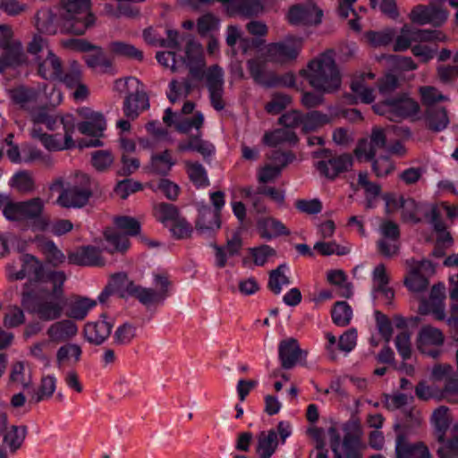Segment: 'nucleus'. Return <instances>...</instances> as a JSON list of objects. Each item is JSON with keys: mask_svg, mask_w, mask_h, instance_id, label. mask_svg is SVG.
<instances>
[{"mask_svg": "<svg viewBox=\"0 0 458 458\" xmlns=\"http://www.w3.org/2000/svg\"><path fill=\"white\" fill-rule=\"evenodd\" d=\"M219 27L220 20L211 13L202 15L197 21V30L201 36H206L212 31L218 30Z\"/></svg>", "mask_w": 458, "mask_h": 458, "instance_id": "obj_64", "label": "nucleus"}, {"mask_svg": "<svg viewBox=\"0 0 458 458\" xmlns=\"http://www.w3.org/2000/svg\"><path fill=\"white\" fill-rule=\"evenodd\" d=\"M179 36L176 31L168 30L167 38L163 46L169 50L157 54V62L173 72H178L182 67H188L192 78L199 79L204 66L203 49L199 43L191 40L185 50V57L177 59V46Z\"/></svg>", "mask_w": 458, "mask_h": 458, "instance_id": "obj_2", "label": "nucleus"}, {"mask_svg": "<svg viewBox=\"0 0 458 458\" xmlns=\"http://www.w3.org/2000/svg\"><path fill=\"white\" fill-rule=\"evenodd\" d=\"M179 149L181 151H197L203 156H208L213 153L214 147L211 144L203 141L199 138L195 137L188 141L181 142L179 144Z\"/></svg>", "mask_w": 458, "mask_h": 458, "instance_id": "obj_63", "label": "nucleus"}, {"mask_svg": "<svg viewBox=\"0 0 458 458\" xmlns=\"http://www.w3.org/2000/svg\"><path fill=\"white\" fill-rule=\"evenodd\" d=\"M230 16H252L260 13L266 0H218Z\"/></svg>", "mask_w": 458, "mask_h": 458, "instance_id": "obj_19", "label": "nucleus"}, {"mask_svg": "<svg viewBox=\"0 0 458 458\" xmlns=\"http://www.w3.org/2000/svg\"><path fill=\"white\" fill-rule=\"evenodd\" d=\"M278 355L282 367L289 369L299 362L302 357V351L295 339L287 338L279 343Z\"/></svg>", "mask_w": 458, "mask_h": 458, "instance_id": "obj_26", "label": "nucleus"}, {"mask_svg": "<svg viewBox=\"0 0 458 458\" xmlns=\"http://www.w3.org/2000/svg\"><path fill=\"white\" fill-rule=\"evenodd\" d=\"M387 213L401 212L404 222L416 224L423 218L430 224L432 213L437 212L434 204L417 203L414 199L395 193H387L383 197Z\"/></svg>", "mask_w": 458, "mask_h": 458, "instance_id": "obj_4", "label": "nucleus"}, {"mask_svg": "<svg viewBox=\"0 0 458 458\" xmlns=\"http://www.w3.org/2000/svg\"><path fill=\"white\" fill-rule=\"evenodd\" d=\"M375 75L371 72L356 75L351 84L352 91L358 101L371 103L375 99L374 89L368 85V81L373 80Z\"/></svg>", "mask_w": 458, "mask_h": 458, "instance_id": "obj_28", "label": "nucleus"}, {"mask_svg": "<svg viewBox=\"0 0 458 458\" xmlns=\"http://www.w3.org/2000/svg\"><path fill=\"white\" fill-rule=\"evenodd\" d=\"M419 109V104L407 95L386 99L373 106V110L377 114L386 115L392 121L413 117Z\"/></svg>", "mask_w": 458, "mask_h": 458, "instance_id": "obj_11", "label": "nucleus"}, {"mask_svg": "<svg viewBox=\"0 0 458 458\" xmlns=\"http://www.w3.org/2000/svg\"><path fill=\"white\" fill-rule=\"evenodd\" d=\"M444 341L445 336L441 330L431 326H424L418 333L416 344L423 354L437 357L441 352Z\"/></svg>", "mask_w": 458, "mask_h": 458, "instance_id": "obj_14", "label": "nucleus"}, {"mask_svg": "<svg viewBox=\"0 0 458 458\" xmlns=\"http://www.w3.org/2000/svg\"><path fill=\"white\" fill-rule=\"evenodd\" d=\"M97 305V301L88 297H76L70 301L67 315L74 319H83Z\"/></svg>", "mask_w": 458, "mask_h": 458, "instance_id": "obj_42", "label": "nucleus"}, {"mask_svg": "<svg viewBox=\"0 0 458 458\" xmlns=\"http://www.w3.org/2000/svg\"><path fill=\"white\" fill-rule=\"evenodd\" d=\"M386 131L380 127H375L369 138L359 142L355 154L358 158L371 159L378 150L386 147Z\"/></svg>", "mask_w": 458, "mask_h": 458, "instance_id": "obj_16", "label": "nucleus"}, {"mask_svg": "<svg viewBox=\"0 0 458 458\" xmlns=\"http://www.w3.org/2000/svg\"><path fill=\"white\" fill-rule=\"evenodd\" d=\"M1 434H4V445L9 448L11 452H15L21 446L25 439L26 428L14 425L7 428L6 425Z\"/></svg>", "mask_w": 458, "mask_h": 458, "instance_id": "obj_49", "label": "nucleus"}, {"mask_svg": "<svg viewBox=\"0 0 458 458\" xmlns=\"http://www.w3.org/2000/svg\"><path fill=\"white\" fill-rule=\"evenodd\" d=\"M68 260L71 264L79 266H99L104 263L99 250L92 246L82 247L71 252Z\"/></svg>", "mask_w": 458, "mask_h": 458, "instance_id": "obj_35", "label": "nucleus"}, {"mask_svg": "<svg viewBox=\"0 0 458 458\" xmlns=\"http://www.w3.org/2000/svg\"><path fill=\"white\" fill-rule=\"evenodd\" d=\"M21 267L18 268L14 264L7 266V276L11 280H21L25 277L30 279V289H38L45 284L52 281L54 275L62 271H52L34 256L25 254L21 259Z\"/></svg>", "mask_w": 458, "mask_h": 458, "instance_id": "obj_6", "label": "nucleus"}, {"mask_svg": "<svg viewBox=\"0 0 458 458\" xmlns=\"http://www.w3.org/2000/svg\"><path fill=\"white\" fill-rule=\"evenodd\" d=\"M64 273L54 275L52 281L38 289L22 293L21 304L29 311L36 313L43 320H55L62 315L64 305Z\"/></svg>", "mask_w": 458, "mask_h": 458, "instance_id": "obj_1", "label": "nucleus"}, {"mask_svg": "<svg viewBox=\"0 0 458 458\" xmlns=\"http://www.w3.org/2000/svg\"><path fill=\"white\" fill-rule=\"evenodd\" d=\"M22 204L25 220L32 221L33 230H45L48 225V219L44 216L45 200L36 197L22 201Z\"/></svg>", "mask_w": 458, "mask_h": 458, "instance_id": "obj_20", "label": "nucleus"}, {"mask_svg": "<svg viewBox=\"0 0 458 458\" xmlns=\"http://www.w3.org/2000/svg\"><path fill=\"white\" fill-rule=\"evenodd\" d=\"M8 94L15 105L29 111L31 116L32 113L36 112L37 108L39 107V103H43L38 89L20 86L10 89Z\"/></svg>", "mask_w": 458, "mask_h": 458, "instance_id": "obj_18", "label": "nucleus"}, {"mask_svg": "<svg viewBox=\"0 0 458 458\" xmlns=\"http://www.w3.org/2000/svg\"><path fill=\"white\" fill-rule=\"evenodd\" d=\"M65 30L71 33L81 35L94 24L95 18L87 0H71L64 4Z\"/></svg>", "mask_w": 458, "mask_h": 458, "instance_id": "obj_9", "label": "nucleus"}, {"mask_svg": "<svg viewBox=\"0 0 458 458\" xmlns=\"http://www.w3.org/2000/svg\"><path fill=\"white\" fill-rule=\"evenodd\" d=\"M421 30L410 25H404L394 40L393 49L397 52H403L410 47L412 48L418 43L424 42L423 36L420 35Z\"/></svg>", "mask_w": 458, "mask_h": 458, "instance_id": "obj_36", "label": "nucleus"}, {"mask_svg": "<svg viewBox=\"0 0 458 458\" xmlns=\"http://www.w3.org/2000/svg\"><path fill=\"white\" fill-rule=\"evenodd\" d=\"M314 250L322 255H346L351 252L352 247L350 244L339 245L335 242H318Z\"/></svg>", "mask_w": 458, "mask_h": 458, "instance_id": "obj_62", "label": "nucleus"}, {"mask_svg": "<svg viewBox=\"0 0 458 458\" xmlns=\"http://www.w3.org/2000/svg\"><path fill=\"white\" fill-rule=\"evenodd\" d=\"M258 230L262 238L272 239L289 234L285 225L274 217L261 218L258 222Z\"/></svg>", "mask_w": 458, "mask_h": 458, "instance_id": "obj_40", "label": "nucleus"}, {"mask_svg": "<svg viewBox=\"0 0 458 458\" xmlns=\"http://www.w3.org/2000/svg\"><path fill=\"white\" fill-rule=\"evenodd\" d=\"M78 333L77 325L70 320L64 319L53 323L47 331L49 341L55 343L64 342L74 337Z\"/></svg>", "mask_w": 458, "mask_h": 458, "instance_id": "obj_32", "label": "nucleus"}, {"mask_svg": "<svg viewBox=\"0 0 458 458\" xmlns=\"http://www.w3.org/2000/svg\"><path fill=\"white\" fill-rule=\"evenodd\" d=\"M135 287L136 285L128 279L125 274L119 273L110 278L108 284L98 295V300L99 302L103 303L107 300L110 294L114 293L122 297L132 295Z\"/></svg>", "mask_w": 458, "mask_h": 458, "instance_id": "obj_24", "label": "nucleus"}, {"mask_svg": "<svg viewBox=\"0 0 458 458\" xmlns=\"http://www.w3.org/2000/svg\"><path fill=\"white\" fill-rule=\"evenodd\" d=\"M352 165V158L350 155L326 156L324 159L316 164L319 173L327 178H335L338 174L348 170Z\"/></svg>", "mask_w": 458, "mask_h": 458, "instance_id": "obj_21", "label": "nucleus"}, {"mask_svg": "<svg viewBox=\"0 0 458 458\" xmlns=\"http://www.w3.org/2000/svg\"><path fill=\"white\" fill-rule=\"evenodd\" d=\"M221 226L220 216L217 212L212 210L211 208L206 204L199 207V217L196 223L197 230L202 233H210L218 230Z\"/></svg>", "mask_w": 458, "mask_h": 458, "instance_id": "obj_30", "label": "nucleus"}, {"mask_svg": "<svg viewBox=\"0 0 458 458\" xmlns=\"http://www.w3.org/2000/svg\"><path fill=\"white\" fill-rule=\"evenodd\" d=\"M372 293L374 298H382L386 303H390L394 298V291L389 286V275L386 267L379 264L372 272Z\"/></svg>", "mask_w": 458, "mask_h": 458, "instance_id": "obj_23", "label": "nucleus"}, {"mask_svg": "<svg viewBox=\"0 0 458 458\" xmlns=\"http://www.w3.org/2000/svg\"><path fill=\"white\" fill-rule=\"evenodd\" d=\"M416 394L422 400H428L430 398L442 399L445 396H458V379L449 380L445 390L430 387L426 386L424 383H420L416 387Z\"/></svg>", "mask_w": 458, "mask_h": 458, "instance_id": "obj_31", "label": "nucleus"}, {"mask_svg": "<svg viewBox=\"0 0 458 458\" xmlns=\"http://www.w3.org/2000/svg\"><path fill=\"white\" fill-rule=\"evenodd\" d=\"M21 159L24 164L40 163L46 166L53 164L50 156L45 154L41 149L32 144L21 145Z\"/></svg>", "mask_w": 458, "mask_h": 458, "instance_id": "obj_48", "label": "nucleus"}, {"mask_svg": "<svg viewBox=\"0 0 458 458\" xmlns=\"http://www.w3.org/2000/svg\"><path fill=\"white\" fill-rule=\"evenodd\" d=\"M117 91L127 90L129 96L123 105L124 114L131 119L136 118L140 112L148 107V99L138 79L130 77L117 80L114 83Z\"/></svg>", "mask_w": 458, "mask_h": 458, "instance_id": "obj_10", "label": "nucleus"}, {"mask_svg": "<svg viewBox=\"0 0 458 458\" xmlns=\"http://www.w3.org/2000/svg\"><path fill=\"white\" fill-rule=\"evenodd\" d=\"M357 337L358 334L354 328L346 330L339 339H337L333 334L327 333L326 338L327 340V344L326 348L329 356L332 359H335L338 351L345 354L351 352L357 344Z\"/></svg>", "mask_w": 458, "mask_h": 458, "instance_id": "obj_17", "label": "nucleus"}, {"mask_svg": "<svg viewBox=\"0 0 458 458\" xmlns=\"http://www.w3.org/2000/svg\"><path fill=\"white\" fill-rule=\"evenodd\" d=\"M249 69L253 79L259 84L267 86L282 84L287 87L293 86L294 84V79L292 74L287 75L285 79L280 81H274L268 80L267 78L268 75L266 73L264 69L263 61L259 59L249 61Z\"/></svg>", "mask_w": 458, "mask_h": 458, "instance_id": "obj_38", "label": "nucleus"}, {"mask_svg": "<svg viewBox=\"0 0 458 458\" xmlns=\"http://www.w3.org/2000/svg\"><path fill=\"white\" fill-rule=\"evenodd\" d=\"M207 85L210 93L211 103L215 109L222 110L224 105L222 102L224 76L222 70L214 66L210 68L206 74Z\"/></svg>", "mask_w": 458, "mask_h": 458, "instance_id": "obj_25", "label": "nucleus"}, {"mask_svg": "<svg viewBox=\"0 0 458 458\" xmlns=\"http://www.w3.org/2000/svg\"><path fill=\"white\" fill-rule=\"evenodd\" d=\"M175 161L171 154L165 150L160 154H153L150 158L149 169L158 174H166L174 165Z\"/></svg>", "mask_w": 458, "mask_h": 458, "instance_id": "obj_50", "label": "nucleus"}, {"mask_svg": "<svg viewBox=\"0 0 458 458\" xmlns=\"http://www.w3.org/2000/svg\"><path fill=\"white\" fill-rule=\"evenodd\" d=\"M333 451L336 458H360L355 442L344 439L343 442H334Z\"/></svg>", "mask_w": 458, "mask_h": 458, "instance_id": "obj_59", "label": "nucleus"}, {"mask_svg": "<svg viewBox=\"0 0 458 458\" xmlns=\"http://www.w3.org/2000/svg\"><path fill=\"white\" fill-rule=\"evenodd\" d=\"M9 384L23 389L32 385V369L26 361H14L9 371Z\"/></svg>", "mask_w": 458, "mask_h": 458, "instance_id": "obj_29", "label": "nucleus"}, {"mask_svg": "<svg viewBox=\"0 0 458 458\" xmlns=\"http://www.w3.org/2000/svg\"><path fill=\"white\" fill-rule=\"evenodd\" d=\"M290 284V268L285 263L270 272L268 287L275 294H280L283 288Z\"/></svg>", "mask_w": 458, "mask_h": 458, "instance_id": "obj_41", "label": "nucleus"}, {"mask_svg": "<svg viewBox=\"0 0 458 458\" xmlns=\"http://www.w3.org/2000/svg\"><path fill=\"white\" fill-rule=\"evenodd\" d=\"M434 267L431 262L424 260L420 263L418 267L412 270L405 279V284L410 291L413 293H420L424 291L428 284V279L423 272L432 273Z\"/></svg>", "mask_w": 458, "mask_h": 458, "instance_id": "obj_33", "label": "nucleus"}, {"mask_svg": "<svg viewBox=\"0 0 458 458\" xmlns=\"http://www.w3.org/2000/svg\"><path fill=\"white\" fill-rule=\"evenodd\" d=\"M4 199L0 200V209L6 220L12 222L25 221L22 201H13L9 195H2Z\"/></svg>", "mask_w": 458, "mask_h": 458, "instance_id": "obj_43", "label": "nucleus"}, {"mask_svg": "<svg viewBox=\"0 0 458 458\" xmlns=\"http://www.w3.org/2000/svg\"><path fill=\"white\" fill-rule=\"evenodd\" d=\"M78 112L81 117L86 119L78 124L79 131L82 134L100 136L106 129V119L103 114L87 107H82Z\"/></svg>", "mask_w": 458, "mask_h": 458, "instance_id": "obj_22", "label": "nucleus"}, {"mask_svg": "<svg viewBox=\"0 0 458 458\" xmlns=\"http://www.w3.org/2000/svg\"><path fill=\"white\" fill-rule=\"evenodd\" d=\"M428 126L434 131H442L449 123V118L446 111L443 108H431L427 113L426 117Z\"/></svg>", "mask_w": 458, "mask_h": 458, "instance_id": "obj_57", "label": "nucleus"}, {"mask_svg": "<svg viewBox=\"0 0 458 458\" xmlns=\"http://www.w3.org/2000/svg\"><path fill=\"white\" fill-rule=\"evenodd\" d=\"M328 282L336 286L342 297L349 298L352 293L351 284L348 282L345 273L341 269H333L327 273Z\"/></svg>", "mask_w": 458, "mask_h": 458, "instance_id": "obj_51", "label": "nucleus"}, {"mask_svg": "<svg viewBox=\"0 0 458 458\" xmlns=\"http://www.w3.org/2000/svg\"><path fill=\"white\" fill-rule=\"evenodd\" d=\"M332 117L319 112H311L304 116L302 131L305 132L316 131L330 123Z\"/></svg>", "mask_w": 458, "mask_h": 458, "instance_id": "obj_61", "label": "nucleus"}, {"mask_svg": "<svg viewBox=\"0 0 458 458\" xmlns=\"http://www.w3.org/2000/svg\"><path fill=\"white\" fill-rule=\"evenodd\" d=\"M39 74L48 80L55 79L61 72V63L58 58L49 50L46 49V57L43 61L38 60Z\"/></svg>", "mask_w": 458, "mask_h": 458, "instance_id": "obj_47", "label": "nucleus"}, {"mask_svg": "<svg viewBox=\"0 0 458 458\" xmlns=\"http://www.w3.org/2000/svg\"><path fill=\"white\" fill-rule=\"evenodd\" d=\"M132 294H134L139 301L147 307L158 305L165 301V293H158L155 289L143 288L137 285Z\"/></svg>", "mask_w": 458, "mask_h": 458, "instance_id": "obj_54", "label": "nucleus"}, {"mask_svg": "<svg viewBox=\"0 0 458 458\" xmlns=\"http://www.w3.org/2000/svg\"><path fill=\"white\" fill-rule=\"evenodd\" d=\"M249 254L256 266H264L276 257V250L266 244L249 249Z\"/></svg>", "mask_w": 458, "mask_h": 458, "instance_id": "obj_60", "label": "nucleus"}, {"mask_svg": "<svg viewBox=\"0 0 458 458\" xmlns=\"http://www.w3.org/2000/svg\"><path fill=\"white\" fill-rule=\"evenodd\" d=\"M154 216L165 226L168 227L179 216L176 208L167 203H158L154 207Z\"/></svg>", "mask_w": 458, "mask_h": 458, "instance_id": "obj_58", "label": "nucleus"}, {"mask_svg": "<svg viewBox=\"0 0 458 458\" xmlns=\"http://www.w3.org/2000/svg\"><path fill=\"white\" fill-rule=\"evenodd\" d=\"M8 185L18 192L30 193L35 189V181L30 172L19 170L9 179Z\"/></svg>", "mask_w": 458, "mask_h": 458, "instance_id": "obj_44", "label": "nucleus"}, {"mask_svg": "<svg viewBox=\"0 0 458 458\" xmlns=\"http://www.w3.org/2000/svg\"><path fill=\"white\" fill-rule=\"evenodd\" d=\"M277 445L276 431H263L258 437L257 454L261 458H269L276 452Z\"/></svg>", "mask_w": 458, "mask_h": 458, "instance_id": "obj_46", "label": "nucleus"}, {"mask_svg": "<svg viewBox=\"0 0 458 458\" xmlns=\"http://www.w3.org/2000/svg\"><path fill=\"white\" fill-rule=\"evenodd\" d=\"M113 322L106 317H102L94 323H88L84 328L86 339L92 344H100L105 342L111 334Z\"/></svg>", "mask_w": 458, "mask_h": 458, "instance_id": "obj_27", "label": "nucleus"}, {"mask_svg": "<svg viewBox=\"0 0 458 458\" xmlns=\"http://www.w3.org/2000/svg\"><path fill=\"white\" fill-rule=\"evenodd\" d=\"M322 16V11L313 4H296L289 9L286 19L289 23L295 26L317 25L321 22Z\"/></svg>", "mask_w": 458, "mask_h": 458, "instance_id": "obj_15", "label": "nucleus"}, {"mask_svg": "<svg viewBox=\"0 0 458 458\" xmlns=\"http://www.w3.org/2000/svg\"><path fill=\"white\" fill-rule=\"evenodd\" d=\"M333 322L338 327L347 326L352 318V310L345 301H338L332 309Z\"/></svg>", "mask_w": 458, "mask_h": 458, "instance_id": "obj_56", "label": "nucleus"}, {"mask_svg": "<svg viewBox=\"0 0 458 458\" xmlns=\"http://www.w3.org/2000/svg\"><path fill=\"white\" fill-rule=\"evenodd\" d=\"M297 140L295 133L289 129H278L264 135L263 141L267 146H276L283 142H293Z\"/></svg>", "mask_w": 458, "mask_h": 458, "instance_id": "obj_55", "label": "nucleus"}, {"mask_svg": "<svg viewBox=\"0 0 458 458\" xmlns=\"http://www.w3.org/2000/svg\"><path fill=\"white\" fill-rule=\"evenodd\" d=\"M90 196L89 178L81 174L77 175L74 182L67 183V188L58 197L57 203L64 208H81L88 203Z\"/></svg>", "mask_w": 458, "mask_h": 458, "instance_id": "obj_12", "label": "nucleus"}, {"mask_svg": "<svg viewBox=\"0 0 458 458\" xmlns=\"http://www.w3.org/2000/svg\"><path fill=\"white\" fill-rule=\"evenodd\" d=\"M67 116H73V114H50L45 109H39L32 113V127L41 128L40 125L44 124L49 132L60 131L64 128V121Z\"/></svg>", "mask_w": 458, "mask_h": 458, "instance_id": "obj_34", "label": "nucleus"}, {"mask_svg": "<svg viewBox=\"0 0 458 458\" xmlns=\"http://www.w3.org/2000/svg\"><path fill=\"white\" fill-rule=\"evenodd\" d=\"M184 164L188 176L196 187L204 188L209 184L207 172L202 165L191 161H185Z\"/></svg>", "mask_w": 458, "mask_h": 458, "instance_id": "obj_52", "label": "nucleus"}, {"mask_svg": "<svg viewBox=\"0 0 458 458\" xmlns=\"http://www.w3.org/2000/svg\"><path fill=\"white\" fill-rule=\"evenodd\" d=\"M395 452L397 458H429L428 448L420 443L410 444L403 437L396 441Z\"/></svg>", "mask_w": 458, "mask_h": 458, "instance_id": "obj_39", "label": "nucleus"}, {"mask_svg": "<svg viewBox=\"0 0 458 458\" xmlns=\"http://www.w3.org/2000/svg\"><path fill=\"white\" fill-rule=\"evenodd\" d=\"M445 298V287L443 284L432 287L429 299L421 300L419 306L420 314H431L437 320H445L447 325L458 328V302L453 301L448 315L445 311L444 300Z\"/></svg>", "mask_w": 458, "mask_h": 458, "instance_id": "obj_7", "label": "nucleus"}, {"mask_svg": "<svg viewBox=\"0 0 458 458\" xmlns=\"http://www.w3.org/2000/svg\"><path fill=\"white\" fill-rule=\"evenodd\" d=\"M114 228L105 232L106 241L112 251L123 252L130 248L128 236L139 234L140 223L131 216H117L114 220Z\"/></svg>", "mask_w": 458, "mask_h": 458, "instance_id": "obj_8", "label": "nucleus"}, {"mask_svg": "<svg viewBox=\"0 0 458 458\" xmlns=\"http://www.w3.org/2000/svg\"><path fill=\"white\" fill-rule=\"evenodd\" d=\"M163 120L168 125L174 124L179 131L188 132L193 128L199 130L203 123L204 117L201 113H196L194 118L190 121L182 118L181 114H173L171 109L167 108Z\"/></svg>", "mask_w": 458, "mask_h": 458, "instance_id": "obj_37", "label": "nucleus"}, {"mask_svg": "<svg viewBox=\"0 0 458 458\" xmlns=\"http://www.w3.org/2000/svg\"><path fill=\"white\" fill-rule=\"evenodd\" d=\"M301 48V39L288 37L284 40L270 44L265 47V58L267 61L283 64L294 59Z\"/></svg>", "mask_w": 458, "mask_h": 458, "instance_id": "obj_13", "label": "nucleus"}, {"mask_svg": "<svg viewBox=\"0 0 458 458\" xmlns=\"http://www.w3.org/2000/svg\"><path fill=\"white\" fill-rule=\"evenodd\" d=\"M310 84L316 89L329 93L339 89L341 75L332 52H326L314 58L304 71Z\"/></svg>", "mask_w": 458, "mask_h": 458, "instance_id": "obj_3", "label": "nucleus"}, {"mask_svg": "<svg viewBox=\"0 0 458 458\" xmlns=\"http://www.w3.org/2000/svg\"><path fill=\"white\" fill-rule=\"evenodd\" d=\"M358 184L364 191L366 208H374L375 201L380 193V187L377 184L369 182L368 174L365 173H360L359 174Z\"/></svg>", "mask_w": 458, "mask_h": 458, "instance_id": "obj_53", "label": "nucleus"}, {"mask_svg": "<svg viewBox=\"0 0 458 458\" xmlns=\"http://www.w3.org/2000/svg\"><path fill=\"white\" fill-rule=\"evenodd\" d=\"M81 348L76 344H67L61 346L56 352L58 367L72 366L80 361Z\"/></svg>", "mask_w": 458, "mask_h": 458, "instance_id": "obj_45", "label": "nucleus"}, {"mask_svg": "<svg viewBox=\"0 0 458 458\" xmlns=\"http://www.w3.org/2000/svg\"><path fill=\"white\" fill-rule=\"evenodd\" d=\"M64 128L60 131L46 132L42 128L32 127L30 136L39 141L48 151H64L76 147L74 133L76 130V119L74 116H67L64 121Z\"/></svg>", "mask_w": 458, "mask_h": 458, "instance_id": "obj_5", "label": "nucleus"}]
</instances>
